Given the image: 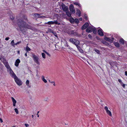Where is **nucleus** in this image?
<instances>
[{
	"mask_svg": "<svg viewBox=\"0 0 127 127\" xmlns=\"http://www.w3.org/2000/svg\"><path fill=\"white\" fill-rule=\"evenodd\" d=\"M42 51L44 53H45L47 55H48L49 57L50 56H51L45 50H43Z\"/></svg>",
	"mask_w": 127,
	"mask_h": 127,
	"instance_id": "obj_31",
	"label": "nucleus"
},
{
	"mask_svg": "<svg viewBox=\"0 0 127 127\" xmlns=\"http://www.w3.org/2000/svg\"><path fill=\"white\" fill-rule=\"evenodd\" d=\"M66 14L69 17H71V14L68 10L66 12Z\"/></svg>",
	"mask_w": 127,
	"mask_h": 127,
	"instance_id": "obj_20",
	"label": "nucleus"
},
{
	"mask_svg": "<svg viewBox=\"0 0 127 127\" xmlns=\"http://www.w3.org/2000/svg\"><path fill=\"white\" fill-rule=\"evenodd\" d=\"M29 83V80H27L26 82V84L28 86Z\"/></svg>",
	"mask_w": 127,
	"mask_h": 127,
	"instance_id": "obj_38",
	"label": "nucleus"
},
{
	"mask_svg": "<svg viewBox=\"0 0 127 127\" xmlns=\"http://www.w3.org/2000/svg\"><path fill=\"white\" fill-rule=\"evenodd\" d=\"M41 55L42 56V57L44 59H45L46 58L45 57V55L44 53H42Z\"/></svg>",
	"mask_w": 127,
	"mask_h": 127,
	"instance_id": "obj_35",
	"label": "nucleus"
},
{
	"mask_svg": "<svg viewBox=\"0 0 127 127\" xmlns=\"http://www.w3.org/2000/svg\"><path fill=\"white\" fill-rule=\"evenodd\" d=\"M118 81L120 83V84H121L122 83V80L120 79H119L118 80Z\"/></svg>",
	"mask_w": 127,
	"mask_h": 127,
	"instance_id": "obj_46",
	"label": "nucleus"
},
{
	"mask_svg": "<svg viewBox=\"0 0 127 127\" xmlns=\"http://www.w3.org/2000/svg\"><path fill=\"white\" fill-rule=\"evenodd\" d=\"M32 118H33V117H34L33 115H32Z\"/></svg>",
	"mask_w": 127,
	"mask_h": 127,
	"instance_id": "obj_59",
	"label": "nucleus"
},
{
	"mask_svg": "<svg viewBox=\"0 0 127 127\" xmlns=\"http://www.w3.org/2000/svg\"><path fill=\"white\" fill-rule=\"evenodd\" d=\"M25 56H26V57H27V53H26L25 54Z\"/></svg>",
	"mask_w": 127,
	"mask_h": 127,
	"instance_id": "obj_56",
	"label": "nucleus"
},
{
	"mask_svg": "<svg viewBox=\"0 0 127 127\" xmlns=\"http://www.w3.org/2000/svg\"><path fill=\"white\" fill-rule=\"evenodd\" d=\"M95 51L98 54H99L100 53L99 51L97 49H95Z\"/></svg>",
	"mask_w": 127,
	"mask_h": 127,
	"instance_id": "obj_39",
	"label": "nucleus"
},
{
	"mask_svg": "<svg viewBox=\"0 0 127 127\" xmlns=\"http://www.w3.org/2000/svg\"><path fill=\"white\" fill-rule=\"evenodd\" d=\"M37 112V115H38V113H39V111H38Z\"/></svg>",
	"mask_w": 127,
	"mask_h": 127,
	"instance_id": "obj_58",
	"label": "nucleus"
},
{
	"mask_svg": "<svg viewBox=\"0 0 127 127\" xmlns=\"http://www.w3.org/2000/svg\"><path fill=\"white\" fill-rule=\"evenodd\" d=\"M9 38L8 37H7L5 38V40H8Z\"/></svg>",
	"mask_w": 127,
	"mask_h": 127,
	"instance_id": "obj_49",
	"label": "nucleus"
},
{
	"mask_svg": "<svg viewBox=\"0 0 127 127\" xmlns=\"http://www.w3.org/2000/svg\"><path fill=\"white\" fill-rule=\"evenodd\" d=\"M70 50H73V49L72 48H71V47H69V48Z\"/></svg>",
	"mask_w": 127,
	"mask_h": 127,
	"instance_id": "obj_54",
	"label": "nucleus"
},
{
	"mask_svg": "<svg viewBox=\"0 0 127 127\" xmlns=\"http://www.w3.org/2000/svg\"><path fill=\"white\" fill-rule=\"evenodd\" d=\"M37 115V117H39V115L38 114V115Z\"/></svg>",
	"mask_w": 127,
	"mask_h": 127,
	"instance_id": "obj_61",
	"label": "nucleus"
},
{
	"mask_svg": "<svg viewBox=\"0 0 127 127\" xmlns=\"http://www.w3.org/2000/svg\"><path fill=\"white\" fill-rule=\"evenodd\" d=\"M94 27H89L86 30V32H92Z\"/></svg>",
	"mask_w": 127,
	"mask_h": 127,
	"instance_id": "obj_8",
	"label": "nucleus"
},
{
	"mask_svg": "<svg viewBox=\"0 0 127 127\" xmlns=\"http://www.w3.org/2000/svg\"><path fill=\"white\" fill-rule=\"evenodd\" d=\"M32 56L34 62L37 64H39L40 63L38 61L39 58L38 57L34 54H32Z\"/></svg>",
	"mask_w": 127,
	"mask_h": 127,
	"instance_id": "obj_3",
	"label": "nucleus"
},
{
	"mask_svg": "<svg viewBox=\"0 0 127 127\" xmlns=\"http://www.w3.org/2000/svg\"><path fill=\"white\" fill-rule=\"evenodd\" d=\"M54 23L53 21H49L47 23H45V24H48L49 25H52L54 24Z\"/></svg>",
	"mask_w": 127,
	"mask_h": 127,
	"instance_id": "obj_22",
	"label": "nucleus"
},
{
	"mask_svg": "<svg viewBox=\"0 0 127 127\" xmlns=\"http://www.w3.org/2000/svg\"><path fill=\"white\" fill-rule=\"evenodd\" d=\"M119 42L121 44H124V40L123 38L120 39Z\"/></svg>",
	"mask_w": 127,
	"mask_h": 127,
	"instance_id": "obj_19",
	"label": "nucleus"
},
{
	"mask_svg": "<svg viewBox=\"0 0 127 127\" xmlns=\"http://www.w3.org/2000/svg\"><path fill=\"white\" fill-rule=\"evenodd\" d=\"M74 22L76 24H78L79 23V21L78 19H75L74 20Z\"/></svg>",
	"mask_w": 127,
	"mask_h": 127,
	"instance_id": "obj_30",
	"label": "nucleus"
},
{
	"mask_svg": "<svg viewBox=\"0 0 127 127\" xmlns=\"http://www.w3.org/2000/svg\"><path fill=\"white\" fill-rule=\"evenodd\" d=\"M125 75L126 76H127V71H125Z\"/></svg>",
	"mask_w": 127,
	"mask_h": 127,
	"instance_id": "obj_53",
	"label": "nucleus"
},
{
	"mask_svg": "<svg viewBox=\"0 0 127 127\" xmlns=\"http://www.w3.org/2000/svg\"><path fill=\"white\" fill-rule=\"evenodd\" d=\"M27 19V18L26 17V18H25V19Z\"/></svg>",
	"mask_w": 127,
	"mask_h": 127,
	"instance_id": "obj_62",
	"label": "nucleus"
},
{
	"mask_svg": "<svg viewBox=\"0 0 127 127\" xmlns=\"http://www.w3.org/2000/svg\"><path fill=\"white\" fill-rule=\"evenodd\" d=\"M121 84L124 88L125 87V85L123 83V82Z\"/></svg>",
	"mask_w": 127,
	"mask_h": 127,
	"instance_id": "obj_40",
	"label": "nucleus"
},
{
	"mask_svg": "<svg viewBox=\"0 0 127 127\" xmlns=\"http://www.w3.org/2000/svg\"><path fill=\"white\" fill-rule=\"evenodd\" d=\"M81 12L80 11L79 9H77V10L76 14L78 15L79 17H80L81 16Z\"/></svg>",
	"mask_w": 127,
	"mask_h": 127,
	"instance_id": "obj_17",
	"label": "nucleus"
},
{
	"mask_svg": "<svg viewBox=\"0 0 127 127\" xmlns=\"http://www.w3.org/2000/svg\"><path fill=\"white\" fill-rule=\"evenodd\" d=\"M74 4L76 5H78L80 7L81 6V5L79 3L77 2H75L74 3Z\"/></svg>",
	"mask_w": 127,
	"mask_h": 127,
	"instance_id": "obj_32",
	"label": "nucleus"
},
{
	"mask_svg": "<svg viewBox=\"0 0 127 127\" xmlns=\"http://www.w3.org/2000/svg\"><path fill=\"white\" fill-rule=\"evenodd\" d=\"M82 19L81 17L79 19V20L80 21H82Z\"/></svg>",
	"mask_w": 127,
	"mask_h": 127,
	"instance_id": "obj_52",
	"label": "nucleus"
},
{
	"mask_svg": "<svg viewBox=\"0 0 127 127\" xmlns=\"http://www.w3.org/2000/svg\"><path fill=\"white\" fill-rule=\"evenodd\" d=\"M63 10L65 12L68 10V7L63 3H62L61 6Z\"/></svg>",
	"mask_w": 127,
	"mask_h": 127,
	"instance_id": "obj_5",
	"label": "nucleus"
},
{
	"mask_svg": "<svg viewBox=\"0 0 127 127\" xmlns=\"http://www.w3.org/2000/svg\"><path fill=\"white\" fill-rule=\"evenodd\" d=\"M53 22H54V24H58V25L60 24L59 23H58V22L57 20L54 21H53Z\"/></svg>",
	"mask_w": 127,
	"mask_h": 127,
	"instance_id": "obj_37",
	"label": "nucleus"
},
{
	"mask_svg": "<svg viewBox=\"0 0 127 127\" xmlns=\"http://www.w3.org/2000/svg\"><path fill=\"white\" fill-rule=\"evenodd\" d=\"M0 121L1 122V123H2L3 122V121L2 119L0 118Z\"/></svg>",
	"mask_w": 127,
	"mask_h": 127,
	"instance_id": "obj_50",
	"label": "nucleus"
},
{
	"mask_svg": "<svg viewBox=\"0 0 127 127\" xmlns=\"http://www.w3.org/2000/svg\"><path fill=\"white\" fill-rule=\"evenodd\" d=\"M40 15L37 13H35L34 14V17L37 18H38V17H39Z\"/></svg>",
	"mask_w": 127,
	"mask_h": 127,
	"instance_id": "obj_28",
	"label": "nucleus"
},
{
	"mask_svg": "<svg viewBox=\"0 0 127 127\" xmlns=\"http://www.w3.org/2000/svg\"><path fill=\"white\" fill-rule=\"evenodd\" d=\"M77 48L78 49L80 52L81 53H83V51L82 49L80 48V46L78 45H77V46H76Z\"/></svg>",
	"mask_w": 127,
	"mask_h": 127,
	"instance_id": "obj_18",
	"label": "nucleus"
},
{
	"mask_svg": "<svg viewBox=\"0 0 127 127\" xmlns=\"http://www.w3.org/2000/svg\"><path fill=\"white\" fill-rule=\"evenodd\" d=\"M1 40V39H0V41Z\"/></svg>",
	"mask_w": 127,
	"mask_h": 127,
	"instance_id": "obj_64",
	"label": "nucleus"
},
{
	"mask_svg": "<svg viewBox=\"0 0 127 127\" xmlns=\"http://www.w3.org/2000/svg\"><path fill=\"white\" fill-rule=\"evenodd\" d=\"M89 24L88 23H86L82 27V29L84 30L85 29L89 26Z\"/></svg>",
	"mask_w": 127,
	"mask_h": 127,
	"instance_id": "obj_12",
	"label": "nucleus"
},
{
	"mask_svg": "<svg viewBox=\"0 0 127 127\" xmlns=\"http://www.w3.org/2000/svg\"><path fill=\"white\" fill-rule=\"evenodd\" d=\"M104 39L106 41L109 42H113L114 38L113 37L111 38V39H110L108 37H106L104 38Z\"/></svg>",
	"mask_w": 127,
	"mask_h": 127,
	"instance_id": "obj_11",
	"label": "nucleus"
},
{
	"mask_svg": "<svg viewBox=\"0 0 127 127\" xmlns=\"http://www.w3.org/2000/svg\"><path fill=\"white\" fill-rule=\"evenodd\" d=\"M88 36L89 38H92V36L90 34H89L88 35Z\"/></svg>",
	"mask_w": 127,
	"mask_h": 127,
	"instance_id": "obj_48",
	"label": "nucleus"
},
{
	"mask_svg": "<svg viewBox=\"0 0 127 127\" xmlns=\"http://www.w3.org/2000/svg\"><path fill=\"white\" fill-rule=\"evenodd\" d=\"M10 75L12 77L14 78V79H15L17 77L14 73L11 74Z\"/></svg>",
	"mask_w": 127,
	"mask_h": 127,
	"instance_id": "obj_23",
	"label": "nucleus"
},
{
	"mask_svg": "<svg viewBox=\"0 0 127 127\" xmlns=\"http://www.w3.org/2000/svg\"><path fill=\"white\" fill-rule=\"evenodd\" d=\"M49 82L50 83H51V81H50V80H49Z\"/></svg>",
	"mask_w": 127,
	"mask_h": 127,
	"instance_id": "obj_60",
	"label": "nucleus"
},
{
	"mask_svg": "<svg viewBox=\"0 0 127 127\" xmlns=\"http://www.w3.org/2000/svg\"><path fill=\"white\" fill-rule=\"evenodd\" d=\"M71 34L75 36H77L78 35L77 33L73 31H71Z\"/></svg>",
	"mask_w": 127,
	"mask_h": 127,
	"instance_id": "obj_14",
	"label": "nucleus"
},
{
	"mask_svg": "<svg viewBox=\"0 0 127 127\" xmlns=\"http://www.w3.org/2000/svg\"><path fill=\"white\" fill-rule=\"evenodd\" d=\"M14 110L17 114H19L17 108H15L14 109Z\"/></svg>",
	"mask_w": 127,
	"mask_h": 127,
	"instance_id": "obj_36",
	"label": "nucleus"
},
{
	"mask_svg": "<svg viewBox=\"0 0 127 127\" xmlns=\"http://www.w3.org/2000/svg\"><path fill=\"white\" fill-rule=\"evenodd\" d=\"M55 35V36H56L57 37V34L56 33V34H55L54 33H53Z\"/></svg>",
	"mask_w": 127,
	"mask_h": 127,
	"instance_id": "obj_51",
	"label": "nucleus"
},
{
	"mask_svg": "<svg viewBox=\"0 0 127 127\" xmlns=\"http://www.w3.org/2000/svg\"><path fill=\"white\" fill-rule=\"evenodd\" d=\"M48 30L49 32H51L53 33H54L55 34H56V32L52 31L51 29L48 28Z\"/></svg>",
	"mask_w": 127,
	"mask_h": 127,
	"instance_id": "obj_27",
	"label": "nucleus"
},
{
	"mask_svg": "<svg viewBox=\"0 0 127 127\" xmlns=\"http://www.w3.org/2000/svg\"><path fill=\"white\" fill-rule=\"evenodd\" d=\"M114 44L117 47H120V44L118 42H114Z\"/></svg>",
	"mask_w": 127,
	"mask_h": 127,
	"instance_id": "obj_24",
	"label": "nucleus"
},
{
	"mask_svg": "<svg viewBox=\"0 0 127 127\" xmlns=\"http://www.w3.org/2000/svg\"><path fill=\"white\" fill-rule=\"evenodd\" d=\"M21 41H20L19 42H17V43L15 44V45H17L18 44H19L20 43H21Z\"/></svg>",
	"mask_w": 127,
	"mask_h": 127,
	"instance_id": "obj_43",
	"label": "nucleus"
},
{
	"mask_svg": "<svg viewBox=\"0 0 127 127\" xmlns=\"http://www.w3.org/2000/svg\"><path fill=\"white\" fill-rule=\"evenodd\" d=\"M69 8L70 11L72 13H75V9L73 5L71 4L69 7Z\"/></svg>",
	"mask_w": 127,
	"mask_h": 127,
	"instance_id": "obj_6",
	"label": "nucleus"
},
{
	"mask_svg": "<svg viewBox=\"0 0 127 127\" xmlns=\"http://www.w3.org/2000/svg\"><path fill=\"white\" fill-rule=\"evenodd\" d=\"M49 98L48 97H46L44 98V100L45 101H47L48 100Z\"/></svg>",
	"mask_w": 127,
	"mask_h": 127,
	"instance_id": "obj_44",
	"label": "nucleus"
},
{
	"mask_svg": "<svg viewBox=\"0 0 127 127\" xmlns=\"http://www.w3.org/2000/svg\"><path fill=\"white\" fill-rule=\"evenodd\" d=\"M41 78L42 81L45 83H46L47 82V80L45 79V77L43 75H42L41 76Z\"/></svg>",
	"mask_w": 127,
	"mask_h": 127,
	"instance_id": "obj_16",
	"label": "nucleus"
},
{
	"mask_svg": "<svg viewBox=\"0 0 127 127\" xmlns=\"http://www.w3.org/2000/svg\"><path fill=\"white\" fill-rule=\"evenodd\" d=\"M15 127V126H13V127Z\"/></svg>",
	"mask_w": 127,
	"mask_h": 127,
	"instance_id": "obj_63",
	"label": "nucleus"
},
{
	"mask_svg": "<svg viewBox=\"0 0 127 127\" xmlns=\"http://www.w3.org/2000/svg\"><path fill=\"white\" fill-rule=\"evenodd\" d=\"M69 21L71 23H72L74 22V20L73 18L71 17Z\"/></svg>",
	"mask_w": 127,
	"mask_h": 127,
	"instance_id": "obj_21",
	"label": "nucleus"
},
{
	"mask_svg": "<svg viewBox=\"0 0 127 127\" xmlns=\"http://www.w3.org/2000/svg\"><path fill=\"white\" fill-rule=\"evenodd\" d=\"M3 64L5 67L8 70L11 68L7 62L6 61L5 62L3 63Z\"/></svg>",
	"mask_w": 127,
	"mask_h": 127,
	"instance_id": "obj_10",
	"label": "nucleus"
},
{
	"mask_svg": "<svg viewBox=\"0 0 127 127\" xmlns=\"http://www.w3.org/2000/svg\"><path fill=\"white\" fill-rule=\"evenodd\" d=\"M98 34L101 36H102L104 35L103 31L101 29L98 30Z\"/></svg>",
	"mask_w": 127,
	"mask_h": 127,
	"instance_id": "obj_9",
	"label": "nucleus"
},
{
	"mask_svg": "<svg viewBox=\"0 0 127 127\" xmlns=\"http://www.w3.org/2000/svg\"><path fill=\"white\" fill-rule=\"evenodd\" d=\"M31 50V49L29 48L28 46H27L26 47V50L27 52L29 51H30Z\"/></svg>",
	"mask_w": 127,
	"mask_h": 127,
	"instance_id": "obj_29",
	"label": "nucleus"
},
{
	"mask_svg": "<svg viewBox=\"0 0 127 127\" xmlns=\"http://www.w3.org/2000/svg\"><path fill=\"white\" fill-rule=\"evenodd\" d=\"M15 44L14 42V40H12L11 42V45L13 46H15Z\"/></svg>",
	"mask_w": 127,
	"mask_h": 127,
	"instance_id": "obj_33",
	"label": "nucleus"
},
{
	"mask_svg": "<svg viewBox=\"0 0 127 127\" xmlns=\"http://www.w3.org/2000/svg\"><path fill=\"white\" fill-rule=\"evenodd\" d=\"M51 84H53V86H55L56 85L55 84V82L54 81H51Z\"/></svg>",
	"mask_w": 127,
	"mask_h": 127,
	"instance_id": "obj_42",
	"label": "nucleus"
},
{
	"mask_svg": "<svg viewBox=\"0 0 127 127\" xmlns=\"http://www.w3.org/2000/svg\"><path fill=\"white\" fill-rule=\"evenodd\" d=\"M93 32L94 34H96L97 32V30L94 27L93 29Z\"/></svg>",
	"mask_w": 127,
	"mask_h": 127,
	"instance_id": "obj_25",
	"label": "nucleus"
},
{
	"mask_svg": "<svg viewBox=\"0 0 127 127\" xmlns=\"http://www.w3.org/2000/svg\"><path fill=\"white\" fill-rule=\"evenodd\" d=\"M69 41L76 46L80 44V42L79 40L72 38H71L69 39Z\"/></svg>",
	"mask_w": 127,
	"mask_h": 127,
	"instance_id": "obj_2",
	"label": "nucleus"
},
{
	"mask_svg": "<svg viewBox=\"0 0 127 127\" xmlns=\"http://www.w3.org/2000/svg\"><path fill=\"white\" fill-rule=\"evenodd\" d=\"M14 79L16 83L18 85L20 86L22 84V82L17 77L15 78Z\"/></svg>",
	"mask_w": 127,
	"mask_h": 127,
	"instance_id": "obj_4",
	"label": "nucleus"
},
{
	"mask_svg": "<svg viewBox=\"0 0 127 127\" xmlns=\"http://www.w3.org/2000/svg\"><path fill=\"white\" fill-rule=\"evenodd\" d=\"M11 98L12 99V101L13 102V105L14 106H15L16 103V100L14 99V98L13 97H11Z\"/></svg>",
	"mask_w": 127,
	"mask_h": 127,
	"instance_id": "obj_15",
	"label": "nucleus"
},
{
	"mask_svg": "<svg viewBox=\"0 0 127 127\" xmlns=\"http://www.w3.org/2000/svg\"><path fill=\"white\" fill-rule=\"evenodd\" d=\"M25 125L26 127H28L29 126V125L28 124H25Z\"/></svg>",
	"mask_w": 127,
	"mask_h": 127,
	"instance_id": "obj_47",
	"label": "nucleus"
},
{
	"mask_svg": "<svg viewBox=\"0 0 127 127\" xmlns=\"http://www.w3.org/2000/svg\"><path fill=\"white\" fill-rule=\"evenodd\" d=\"M85 19H86L87 20V17L86 16H85Z\"/></svg>",
	"mask_w": 127,
	"mask_h": 127,
	"instance_id": "obj_55",
	"label": "nucleus"
},
{
	"mask_svg": "<svg viewBox=\"0 0 127 127\" xmlns=\"http://www.w3.org/2000/svg\"><path fill=\"white\" fill-rule=\"evenodd\" d=\"M10 18L12 20H13L14 19V17L12 16H10Z\"/></svg>",
	"mask_w": 127,
	"mask_h": 127,
	"instance_id": "obj_45",
	"label": "nucleus"
},
{
	"mask_svg": "<svg viewBox=\"0 0 127 127\" xmlns=\"http://www.w3.org/2000/svg\"><path fill=\"white\" fill-rule=\"evenodd\" d=\"M8 70L9 72V73L10 74V75L14 73L12 69L11 68L10 69H9Z\"/></svg>",
	"mask_w": 127,
	"mask_h": 127,
	"instance_id": "obj_26",
	"label": "nucleus"
},
{
	"mask_svg": "<svg viewBox=\"0 0 127 127\" xmlns=\"http://www.w3.org/2000/svg\"><path fill=\"white\" fill-rule=\"evenodd\" d=\"M39 17H38V18H47L45 16H40L39 15Z\"/></svg>",
	"mask_w": 127,
	"mask_h": 127,
	"instance_id": "obj_34",
	"label": "nucleus"
},
{
	"mask_svg": "<svg viewBox=\"0 0 127 127\" xmlns=\"http://www.w3.org/2000/svg\"><path fill=\"white\" fill-rule=\"evenodd\" d=\"M104 109L105 110L106 113L110 116H112V114L111 112L108 109V108L106 106L105 107Z\"/></svg>",
	"mask_w": 127,
	"mask_h": 127,
	"instance_id": "obj_7",
	"label": "nucleus"
},
{
	"mask_svg": "<svg viewBox=\"0 0 127 127\" xmlns=\"http://www.w3.org/2000/svg\"><path fill=\"white\" fill-rule=\"evenodd\" d=\"M66 44H65V46L66 47H69V45L67 43V42H66Z\"/></svg>",
	"mask_w": 127,
	"mask_h": 127,
	"instance_id": "obj_41",
	"label": "nucleus"
},
{
	"mask_svg": "<svg viewBox=\"0 0 127 127\" xmlns=\"http://www.w3.org/2000/svg\"><path fill=\"white\" fill-rule=\"evenodd\" d=\"M17 23L20 31L24 33L25 32V31L28 29H30V27L26 22L22 19L17 20Z\"/></svg>",
	"mask_w": 127,
	"mask_h": 127,
	"instance_id": "obj_1",
	"label": "nucleus"
},
{
	"mask_svg": "<svg viewBox=\"0 0 127 127\" xmlns=\"http://www.w3.org/2000/svg\"><path fill=\"white\" fill-rule=\"evenodd\" d=\"M20 63V61L19 59H17L16 61L15 65L16 66H18L19 65V64Z\"/></svg>",
	"mask_w": 127,
	"mask_h": 127,
	"instance_id": "obj_13",
	"label": "nucleus"
},
{
	"mask_svg": "<svg viewBox=\"0 0 127 127\" xmlns=\"http://www.w3.org/2000/svg\"><path fill=\"white\" fill-rule=\"evenodd\" d=\"M20 51H18L17 52H18V53L19 54H20Z\"/></svg>",
	"mask_w": 127,
	"mask_h": 127,
	"instance_id": "obj_57",
	"label": "nucleus"
}]
</instances>
